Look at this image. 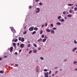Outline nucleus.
Masks as SVG:
<instances>
[{"mask_svg": "<svg viewBox=\"0 0 77 77\" xmlns=\"http://www.w3.org/2000/svg\"><path fill=\"white\" fill-rule=\"evenodd\" d=\"M12 41L13 42H14V41L15 42H17L18 41V39H16L15 40L14 39H13L12 40Z\"/></svg>", "mask_w": 77, "mask_h": 77, "instance_id": "7", "label": "nucleus"}, {"mask_svg": "<svg viewBox=\"0 0 77 77\" xmlns=\"http://www.w3.org/2000/svg\"><path fill=\"white\" fill-rule=\"evenodd\" d=\"M58 72V71H56L55 72V74H57V73Z\"/></svg>", "mask_w": 77, "mask_h": 77, "instance_id": "43", "label": "nucleus"}, {"mask_svg": "<svg viewBox=\"0 0 77 77\" xmlns=\"http://www.w3.org/2000/svg\"><path fill=\"white\" fill-rule=\"evenodd\" d=\"M45 38H47V36H45Z\"/></svg>", "mask_w": 77, "mask_h": 77, "instance_id": "55", "label": "nucleus"}, {"mask_svg": "<svg viewBox=\"0 0 77 77\" xmlns=\"http://www.w3.org/2000/svg\"><path fill=\"white\" fill-rule=\"evenodd\" d=\"M73 5V4H69L68 5V6H72Z\"/></svg>", "mask_w": 77, "mask_h": 77, "instance_id": "25", "label": "nucleus"}, {"mask_svg": "<svg viewBox=\"0 0 77 77\" xmlns=\"http://www.w3.org/2000/svg\"><path fill=\"white\" fill-rule=\"evenodd\" d=\"M24 29H26V26H25Z\"/></svg>", "mask_w": 77, "mask_h": 77, "instance_id": "64", "label": "nucleus"}, {"mask_svg": "<svg viewBox=\"0 0 77 77\" xmlns=\"http://www.w3.org/2000/svg\"><path fill=\"white\" fill-rule=\"evenodd\" d=\"M24 44L22 43L20 45V47H21V48H24Z\"/></svg>", "mask_w": 77, "mask_h": 77, "instance_id": "4", "label": "nucleus"}, {"mask_svg": "<svg viewBox=\"0 0 77 77\" xmlns=\"http://www.w3.org/2000/svg\"><path fill=\"white\" fill-rule=\"evenodd\" d=\"M47 40V39L46 38H44L43 39V42H45V41H46V40Z\"/></svg>", "mask_w": 77, "mask_h": 77, "instance_id": "15", "label": "nucleus"}, {"mask_svg": "<svg viewBox=\"0 0 77 77\" xmlns=\"http://www.w3.org/2000/svg\"><path fill=\"white\" fill-rule=\"evenodd\" d=\"M46 31L47 32H50V31H51L50 30V29H46Z\"/></svg>", "mask_w": 77, "mask_h": 77, "instance_id": "12", "label": "nucleus"}, {"mask_svg": "<svg viewBox=\"0 0 77 77\" xmlns=\"http://www.w3.org/2000/svg\"><path fill=\"white\" fill-rule=\"evenodd\" d=\"M39 5H42V2H40L39 3Z\"/></svg>", "mask_w": 77, "mask_h": 77, "instance_id": "39", "label": "nucleus"}, {"mask_svg": "<svg viewBox=\"0 0 77 77\" xmlns=\"http://www.w3.org/2000/svg\"><path fill=\"white\" fill-rule=\"evenodd\" d=\"M57 25H61V23L60 22H57L56 23Z\"/></svg>", "mask_w": 77, "mask_h": 77, "instance_id": "16", "label": "nucleus"}, {"mask_svg": "<svg viewBox=\"0 0 77 77\" xmlns=\"http://www.w3.org/2000/svg\"><path fill=\"white\" fill-rule=\"evenodd\" d=\"M13 45L14 47H15V45H16V44L15 43H13Z\"/></svg>", "mask_w": 77, "mask_h": 77, "instance_id": "33", "label": "nucleus"}, {"mask_svg": "<svg viewBox=\"0 0 77 77\" xmlns=\"http://www.w3.org/2000/svg\"><path fill=\"white\" fill-rule=\"evenodd\" d=\"M63 14L64 15H65L66 14V11H64L63 12Z\"/></svg>", "mask_w": 77, "mask_h": 77, "instance_id": "28", "label": "nucleus"}, {"mask_svg": "<svg viewBox=\"0 0 77 77\" xmlns=\"http://www.w3.org/2000/svg\"><path fill=\"white\" fill-rule=\"evenodd\" d=\"M42 41V38H40L37 40V42H41V41Z\"/></svg>", "mask_w": 77, "mask_h": 77, "instance_id": "6", "label": "nucleus"}, {"mask_svg": "<svg viewBox=\"0 0 77 77\" xmlns=\"http://www.w3.org/2000/svg\"><path fill=\"white\" fill-rule=\"evenodd\" d=\"M33 45L35 47H37V45L35 43H34Z\"/></svg>", "mask_w": 77, "mask_h": 77, "instance_id": "17", "label": "nucleus"}, {"mask_svg": "<svg viewBox=\"0 0 77 77\" xmlns=\"http://www.w3.org/2000/svg\"><path fill=\"white\" fill-rule=\"evenodd\" d=\"M39 0H35L36 2H38L39 1Z\"/></svg>", "mask_w": 77, "mask_h": 77, "instance_id": "60", "label": "nucleus"}, {"mask_svg": "<svg viewBox=\"0 0 77 77\" xmlns=\"http://www.w3.org/2000/svg\"><path fill=\"white\" fill-rule=\"evenodd\" d=\"M74 71H77V68H75L74 69Z\"/></svg>", "mask_w": 77, "mask_h": 77, "instance_id": "52", "label": "nucleus"}, {"mask_svg": "<svg viewBox=\"0 0 77 77\" xmlns=\"http://www.w3.org/2000/svg\"><path fill=\"white\" fill-rule=\"evenodd\" d=\"M57 18L58 20H60L61 18V16H60L58 17Z\"/></svg>", "mask_w": 77, "mask_h": 77, "instance_id": "26", "label": "nucleus"}, {"mask_svg": "<svg viewBox=\"0 0 77 77\" xmlns=\"http://www.w3.org/2000/svg\"><path fill=\"white\" fill-rule=\"evenodd\" d=\"M15 55H17V54H18V53L17 52H15Z\"/></svg>", "mask_w": 77, "mask_h": 77, "instance_id": "44", "label": "nucleus"}, {"mask_svg": "<svg viewBox=\"0 0 77 77\" xmlns=\"http://www.w3.org/2000/svg\"><path fill=\"white\" fill-rule=\"evenodd\" d=\"M18 40H19V41H21V37H19Z\"/></svg>", "mask_w": 77, "mask_h": 77, "instance_id": "22", "label": "nucleus"}, {"mask_svg": "<svg viewBox=\"0 0 77 77\" xmlns=\"http://www.w3.org/2000/svg\"><path fill=\"white\" fill-rule=\"evenodd\" d=\"M74 9L75 11H76L77 10V7L75 8Z\"/></svg>", "mask_w": 77, "mask_h": 77, "instance_id": "34", "label": "nucleus"}, {"mask_svg": "<svg viewBox=\"0 0 77 77\" xmlns=\"http://www.w3.org/2000/svg\"><path fill=\"white\" fill-rule=\"evenodd\" d=\"M8 68H11V66H8Z\"/></svg>", "mask_w": 77, "mask_h": 77, "instance_id": "59", "label": "nucleus"}, {"mask_svg": "<svg viewBox=\"0 0 77 77\" xmlns=\"http://www.w3.org/2000/svg\"><path fill=\"white\" fill-rule=\"evenodd\" d=\"M44 72H47V71H48V69H45L44 70Z\"/></svg>", "mask_w": 77, "mask_h": 77, "instance_id": "24", "label": "nucleus"}, {"mask_svg": "<svg viewBox=\"0 0 77 77\" xmlns=\"http://www.w3.org/2000/svg\"><path fill=\"white\" fill-rule=\"evenodd\" d=\"M17 45H18V46H19V45H20V43H17Z\"/></svg>", "mask_w": 77, "mask_h": 77, "instance_id": "53", "label": "nucleus"}, {"mask_svg": "<svg viewBox=\"0 0 77 77\" xmlns=\"http://www.w3.org/2000/svg\"><path fill=\"white\" fill-rule=\"evenodd\" d=\"M65 21V20L63 19H62L61 20V22H64V21Z\"/></svg>", "mask_w": 77, "mask_h": 77, "instance_id": "30", "label": "nucleus"}, {"mask_svg": "<svg viewBox=\"0 0 77 77\" xmlns=\"http://www.w3.org/2000/svg\"><path fill=\"white\" fill-rule=\"evenodd\" d=\"M23 34L24 35H25V34H26L27 33V31H25V32H24L23 33Z\"/></svg>", "mask_w": 77, "mask_h": 77, "instance_id": "27", "label": "nucleus"}, {"mask_svg": "<svg viewBox=\"0 0 77 77\" xmlns=\"http://www.w3.org/2000/svg\"><path fill=\"white\" fill-rule=\"evenodd\" d=\"M10 28L11 31L13 32L14 35V33H16V31L15 30V29H14V27H10Z\"/></svg>", "mask_w": 77, "mask_h": 77, "instance_id": "1", "label": "nucleus"}, {"mask_svg": "<svg viewBox=\"0 0 77 77\" xmlns=\"http://www.w3.org/2000/svg\"><path fill=\"white\" fill-rule=\"evenodd\" d=\"M36 32L34 31L32 33V35H34V34H35V33H36Z\"/></svg>", "mask_w": 77, "mask_h": 77, "instance_id": "23", "label": "nucleus"}, {"mask_svg": "<svg viewBox=\"0 0 77 77\" xmlns=\"http://www.w3.org/2000/svg\"><path fill=\"white\" fill-rule=\"evenodd\" d=\"M4 58H6L7 57V56H5L4 57Z\"/></svg>", "mask_w": 77, "mask_h": 77, "instance_id": "56", "label": "nucleus"}, {"mask_svg": "<svg viewBox=\"0 0 77 77\" xmlns=\"http://www.w3.org/2000/svg\"><path fill=\"white\" fill-rule=\"evenodd\" d=\"M74 43L75 44H77V42L76 40L74 41Z\"/></svg>", "mask_w": 77, "mask_h": 77, "instance_id": "35", "label": "nucleus"}, {"mask_svg": "<svg viewBox=\"0 0 77 77\" xmlns=\"http://www.w3.org/2000/svg\"><path fill=\"white\" fill-rule=\"evenodd\" d=\"M64 19H65V20H67V17H64Z\"/></svg>", "mask_w": 77, "mask_h": 77, "instance_id": "46", "label": "nucleus"}, {"mask_svg": "<svg viewBox=\"0 0 77 77\" xmlns=\"http://www.w3.org/2000/svg\"><path fill=\"white\" fill-rule=\"evenodd\" d=\"M33 51L34 53H36V52H37V50L35 49H34L33 50Z\"/></svg>", "mask_w": 77, "mask_h": 77, "instance_id": "13", "label": "nucleus"}, {"mask_svg": "<svg viewBox=\"0 0 77 77\" xmlns=\"http://www.w3.org/2000/svg\"><path fill=\"white\" fill-rule=\"evenodd\" d=\"M72 10H70L69 11V13H72Z\"/></svg>", "mask_w": 77, "mask_h": 77, "instance_id": "38", "label": "nucleus"}, {"mask_svg": "<svg viewBox=\"0 0 77 77\" xmlns=\"http://www.w3.org/2000/svg\"><path fill=\"white\" fill-rule=\"evenodd\" d=\"M77 48H73L72 50V51L73 52H74V51H75L76 50H77Z\"/></svg>", "mask_w": 77, "mask_h": 77, "instance_id": "11", "label": "nucleus"}, {"mask_svg": "<svg viewBox=\"0 0 77 77\" xmlns=\"http://www.w3.org/2000/svg\"><path fill=\"white\" fill-rule=\"evenodd\" d=\"M44 25H42V26L41 28H42L44 27Z\"/></svg>", "mask_w": 77, "mask_h": 77, "instance_id": "47", "label": "nucleus"}, {"mask_svg": "<svg viewBox=\"0 0 77 77\" xmlns=\"http://www.w3.org/2000/svg\"><path fill=\"white\" fill-rule=\"evenodd\" d=\"M34 30H35L36 31H38V28L37 27H35V28H34Z\"/></svg>", "mask_w": 77, "mask_h": 77, "instance_id": "10", "label": "nucleus"}, {"mask_svg": "<svg viewBox=\"0 0 77 77\" xmlns=\"http://www.w3.org/2000/svg\"><path fill=\"white\" fill-rule=\"evenodd\" d=\"M58 67H56L55 69H57V68H58Z\"/></svg>", "mask_w": 77, "mask_h": 77, "instance_id": "54", "label": "nucleus"}, {"mask_svg": "<svg viewBox=\"0 0 77 77\" xmlns=\"http://www.w3.org/2000/svg\"><path fill=\"white\" fill-rule=\"evenodd\" d=\"M51 71L50 70L49 72V75H50L51 74Z\"/></svg>", "mask_w": 77, "mask_h": 77, "instance_id": "36", "label": "nucleus"}, {"mask_svg": "<svg viewBox=\"0 0 77 77\" xmlns=\"http://www.w3.org/2000/svg\"><path fill=\"white\" fill-rule=\"evenodd\" d=\"M52 76H54V74H52Z\"/></svg>", "mask_w": 77, "mask_h": 77, "instance_id": "57", "label": "nucleus"}, {"mask_svg": "<svg viewBox=\"0 0 77 77\" xmlns=\"http://www.w3.org/2000/svg\"><path fill=\"white\" fill-rule=\"evenodd\" d=\"M21 50L20 49L19 51V52H21Z\"/></svg>", "mask_w": 77, "mask_h": 77, "instance_id": "62", "label": "nucleus"}, {"mask_svg": "<svg viewBox=\"0 0 77 77\" xmlns=\"http://www.w3.org/2000/svg\"><path fill=\"white\" fill-rule=\"evenodd\" d=\"M47 25H48V24H47V23H46L45 25V26L46 27H47Z\"/></svg>", "mask_w": 77, "mask_h": 77, "instance_id": "41", "label": "nucleus"}, {"mask_svg": "<svg viewBox=\"0 0 77 77\" xmlns=\"http://www.w3.org/2000/svg\"><path fill=\"white\" fill-rule=\"evenodd\" d=\"M34 26H32L29 28V31H33V29H34Z\"/></svg>", "mask_w": 77, "mask_h": 77, "instance_id": "2", "label": "nucleus"}, {"mask_svg": "<svg viewBox=\"0 0 77 77\" xmlns=\"http://www.w3.org/2000/svg\"><path fill=\"white\" fill-rule=\"evenodd\" d=\"M0 73L1 74H3L4 73V72L3 71L1 70L0 71Z\"/></svg>", "mask_w": 77, "mask_h": 77, "instance_id": "21", "label": "nucleus"}, {"mask_svg": "<svg viewBox=\"0 0 77 77\" xmlns=\"http://www.w3.org/2000/svg\"><path fill=\"white\" fill-rule=\"evenodd\" d=\"M67 17H72V16L71 15H67Z\"/></svg>", "mask_w": 77, "mask_h": 77, "instance_id": "20", "label": "nucleus"}, {"mask_svg": "<svg viewBox=\"0 0 77 77\" xmlns=\"http://www.w3.org/2000/svg\"><path fill=\"white\" fill-rule=\"evenodd\" d=\"M44 74L45 75H48V72H45Z\"/></svg>", "mask_w": 77, "mask_h": 77, "instance_id": "8", "label": "nucleus"}, {"mask_svg": "<svg viewBox=\"0 0 77 77\" xmlns=\"http://www.w3.org/2000/svg\"><path fill=\"white\" fill-rule=\"evenodd\" d=\"M45 77H48V75H45Z\"/></svg>", "mask_w": 77, "mask_h": 77, "instance_id": "49", "label": "nucleus"}, {"mask_svg": "<svg viewBox=\"0 0 77 77\" xmlns=\"http://www.w3.org/2000/svg\"><path fill=\"white\" fill-rule=\"evenodd\" d=\"M42 38H44V35H42Z\"/></svg>", "mask_w": 77, "mask_h": 77, "instance_id": "40", "label": "nucleus"}, {"mask_svg": "<svg viewBox=\"0 0 77 77\" xmlns=\"http://www.w3.org/2000/svg\"><path fill=\"white\" fill-rule=\"evenodd\" d=\"M40 59L41 60H44V58H43V57H40Z\"/></svg>", "mask_w": 77, "mask_h": 77, "instance_id": "18", "label": "nucleus"}, {"mask_svg": "<svg viewBox=\"0 0 77 77\" xmlns=\"http://www.w3.org/2000/svg\"><path fill=\"white\" fill-rule=\"evenodd\" d=\"M38 50H41V48H38Z\"/></svg>", "mask_w": 77, "mask_h": 77, "instance_id": "45", "label": "nucleus"}, {"mask_svg": "<svg viewBox=\"0 0 77 77\" xmlns=\"http://www.w3.org/2000/svg\"><path fill=\"white\" fill-rule=\"evenodd\" d=\"M57 29V28H55V27L53 28V30H56Z\"/></svg>", "mask_w": 77, "mask_h": 77, "instance_id": "42", "label": "nucleus"}, {"mask_svg": "<svg viewBox=\"0 0 77 77\" xmlns=\"http://www.w3.org/2000/svg\"><path fill=\"white\" fill-rule=\"evenodd\" d=\"M32 8V6H29V9H30L31 8Z\"/></svg>", "mask_w": 77, "mask_h": 77, "instance_id": "48", "label": "nucleus"}, {"mask_svg": "<svg viewBox=\"0 0 77 77\" xmlns=\"http://www.w3.org/2000/svg\"><path fill=\"white\" fill-rule=\"evenodd\" d=\"M67 61V60L66 59H65L64 60V61L65 62H66Z\"/></svg>", "mask_w": 77, "mask_h": 77, "instance_id": "50", "label": "nucleus"}, {"mask_svg": "<svg viewBox=\"0 0 77 77\" xmlns=\"http://www.w3.org/2000/svg\"><path fill=\"white\" fill-rule=\"evenodd\" d=\"M51 33H52V34H54V33H55V32L53 30H51Z\"/></svg>", "mask_w": 77, "mask_h": 77, "instance_id": "5", "label": "nucleus"}, {"mask_svg": "<svg viewBox=\"0 0 77 77\" xmlns=\"http://www.w3.org/2000/svg\"><path fill=\"white\" fill-rule=\"evenodd\" d=\"M42 33H43V31L42 30H41L40 31V34H42Z\"/></svg>", "mask_w": 77, "mask_h": 77, "instance_id": "29", "label": "nucleus"}, {"mask_svg": "<svg viewBox=\"0 0 77 77\" xmlns=\"http://www.w3.org/2000/svg\"><path fill=\"white\" fill-rule=\"evenodd\" d=\"M51 26L52 27H53V23L51 24Z\"/></svg>", "mask_w": 77, "mask_h": 77, "instance_id": "37", "label": "nucleus"}, {"mask_svg": "<svg viewBox=\"0 0 77 77\" xmlns=\"http://www.w3.org/2000/svg\"><path fill=\"white\" fill-rule=\"evenodd\" d=\"M27 47H30V44H28L27 45Z\"/></svg>", "mask_w": 77, "mask_h": 77, "instance_id": "31", "label": "nucleus"}, {"mask_svg": "<svg viewBox=\"0 0 77 77\" xmlns=\"http://www.w3.org/2000/svg\"><path fill=\"white\" fill-rule=\"evenodd\" d=\"M21 42H23L24 41V38L22 37V39L21 40Z\"/></svg>", "mask_w": 77, "mask_h": 77, "instance_id": "14", "label": "nucleus"}, {"mask_svg": "<svg viewBox=\"0 0 77 77\" xmlns=\"http://www.w3.org/2000/svg\"><path fill=\"white\" fill-rule=\"evenodd\" d=\"M32 52V51L31 50H30L29 52V54H30Z\"/></svg>", "mask_w": 77, "mask_h": 77, "instance_id": "32", "label": "nucleus"}, {"mask_svg": "<svg viewBox=\"0 0 77 77\" xmlns=\"http://www.w3.org/2000/svg\"><path fill=\"white\" fill-rule=\"evenodd\" d=\"M2 60V58L0 57V60Z\"/></svg>", "mask_w": 77, "mask_h": 77, "instance_id": "58", "label": "nucleus"}, {"mask_svg": "<svg viewBox=\"0 0 77 77\" xmlns=\"http://www.w3.org/2000/svg\"><path fill=\"white\" fill-rule=\"evenodd\" d=\"M59 70L60 71H62V69H60Z\"/></svg>", "mask_w": 77, "mask_h": 77, "instance_id": "61", "label": "nucleus"}, {"mask_svg": "<svg viewBox=\"0 0 77 77\" xmlns=\"http://www.w3.org/2000/svg\"><path fill=\"white\" fill-rule=\"evenodd\" d=\"M15 65H16V66H18V65L17 64H15Z\"/></svg>", "mask_w": 77, "mask_h": 77, "instance_id": "63", "label": "nucleus"}, {"mask_svg": "<svg viewBox=\"0 0 77 77\" xmlns=\"http://www.w3.org/2000/svg\"><path fill=\"white\" fill-rule=\"evenodd\" d=\"M36 9L37 10L36 11V13H39L40 12V9L39 8H37Z\"/></svg>", "mask_w": 77, "mask_h": 77, "instance_id": "3", "label": "nucleus"}, {"mask_svg": "<svg viewBox=\"0 0 77 77\" xmlns=\"http://www.w3.org/2000/svg\"><path fill=\"white\" fill-rule=\"evenodd\" d=\"M10 50L11 52V53H12V51L13 50V47H10Z\"/></svg>", "mask_w": 77, "mask_h": 77, "instance_id": "9", "label": "nucleus"}, {"mask_svg": "<svg viewBox=\"0 0 77 77\" xmlns=\"http://www.w3.org/2000/svg\"><path fill=\"white\" fill-rule=\"evenodd\" d=\"M39 71V70H38V69H36V72H38Z\"/></svg>", "mask_w": 77, "mask_h": 77, "instance_id": "51", "label": "nucleus"}, {"mask_svg": "<svg viewBox=\"0 0 77 77\" xmlns=\"http://www.w3.org/2000/svg\"><path fill=\"white\" fill-rule=\"evenodd\" d=\"M76 63H77V61H74L73 62V64L74 65H75Z\"/></svg>", "mask_w": 77, "mask_h": 77, "instance_id": "19", "label": "nucleus"}]
</instances>
